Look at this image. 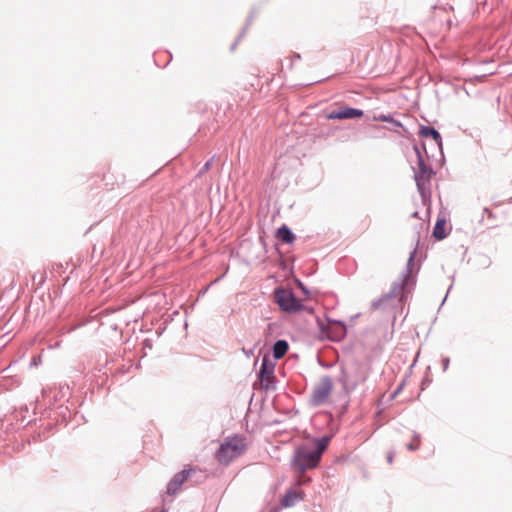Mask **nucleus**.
<instances>
[{
    "label": "nucleus",
    "instance_id": "obj_1",
    "mask_svg": "<svg viewBox=\"0 0 512 512\" xmlns=\"http://www.w3.org/2000/svg\"><path fill=\"white\" fill-rule=\"evenodd\" d=\"M328 438L312 439L299 445L294 452L292 465L300 472L299 484H305L310 479L304 478V473L308 469H314L318 466L323 452L328 445Z\"/></svg>",
    "mask_w": 512,
    "mask_h": 512
},
{
    "label": "nucleus",
    "instance_id": "obj_2",
    "mask_svg": "<svg viewBox=\"0 0 512 512\" xmlns=\"http://www.w3.org/2000/svg\"><path fill=\"white\" fill-rule=\"evenodd\" d=\"M245 439L240 436L226 438L215 453L216 460L222 465H228L246 450Z\"/></svg>",
    "mask_w": 512,
    "mask_h": 512
},
{
    "label": "nucleus",
    "instance_id": "obj_3",
    "mask_svg": "<svg viewBox=\"0 0 512 512\" xmlns=\"http://www.w3.org/2000/svg\"><path fill=\"white\" fill-rule=\"evenodd\" d=\"M320 337L331 341H340L346 335V326L339 321H321L318 320Z\"/></svg>",
    "mask_w": 512,
    "mask_h": 512
},
{
    "label": "nucleus",
    "instance_id": "obj_4",
    "mask_svg": "<svg viewBox=\"0 0 512 512\" xmlns=\"http://www.w3.org/2000/svg\"><path fill=\"white\" fill-rule=\"evenodd\" d=\"M275 301L283 311L293 313L303 308L302 302L297 299L293 292L287 289H277L274 293Z\"/></svg>",
    "mask_w": 512,
    "mask_h": 512
},
{
    "label": "nucleus",
    "instance_id": "obj_5",
    "mask_svg": "<svg viewBox=\"0 0 512 512\" xmlns=\"http://www.w3.org/2000/svg\"><path fill=\"white\" fill-rule=\"evenodd\" d=\"M332 387L333 385L331 379L327 377L321 379L320 382L316 385L312 394V400L314 404L319 405L324 403L330 396Z\"/></svg>",
    "mask_w": 512,
    "mask_h": 512
},
{
    "label": "nucleus",
    "instance_id": "obj_6",
    "mask_svg": "<svg viewBox=\"0 0 512 512\" xmlns=\"http://www.w3.org/2000/svg\"><path fill=\"white\" fill-rule=\"evenodd\" d=\"M259 378L262 387L265 389L271 388L274 379V364L267 357H264L262 360Z\"/></svg>",
    "mask_w": 512,
    "mask_h": 512
},
{
    "label": "nucleus",
    "instance_id": "obj_7",
    "mask_svg": "<svg viewBox=\"0 0 512 512\" xmlns=\"http://www.w3.org/2000/svg\"><path fill=\"white\" fill-rule=\"evenodd\" d=\"M192 472H194V469L183 470L175 474L167 485V494L170 496L175 495L181 489V486L188 480Z\"/></svg>",
    "mask_w": 512,
    "mask_h": 512
},
{
    "label": "nucleus",
    "instance_id": "obj_8",
    "mask_svg": "<svg viewBox=\"0 0 512 512\" xmlns=\"http://www.w3.org/2000/svg\"><path fill=\"white\" fill-rule=\"evenodd\" d=\"M363 116V111L351 107H340L338 110L332 111L326 115L327 119H353Z\"/></svg>",
    "mask_w": 512,
    "mask_h": 512
},
{
    "label": "nucleus",
    "instance_id": "obj_9",
    "mask_svg": "<svg viewBox=\"0 0 512 512\" xmlns=\"http://www.w3.org/2000/svg\"><path fill=\"white\" fill-rule=\"evenodd\" d=\"M303 498L304 492L302 490H290L283 497L281 504L283 507H291Z\"/></svg>",
    "mask_w": 512,
    "mask_h": 512
},
{
    "label": "nucleus",
    "instance_id": "obj_10",
    "mask_svg": "<svg viewBox=\"0 0 512 512\" xmlns=\"http://www.w3.org/2000/svg\"><path fill=\"white\" fill-rule=\"evenodd\" d=\"M446 226H447V223L444 218H439L437 220L435 227L433 229V236L437 240H442L447 236Z\"/></svg>",
    "mask_w": 512,
    "mask_h": 512
},
{
    "label": "nucleus",
    "instance_id": "obj_11",
    "mask_svg": "<svg viewBox=\"0 0 512 512\" xmlns=\"http://www.w3.org/2000/svg\"><path fill=\"white\" fill-rule=\"evenodd\" d=\"M276 236L282 242L287 243V244H290L295 240V235L292 233V231L286 225L281 226L277 230Z\"/></svg>",
    "mask_w": 512,
    "mask_h": 512
},
{
    "label": "nucleus",
    "instance_id": "obj_12",
    "mask_svg": "<svg viewBox=\"0 0 512 512\" xmlns=\"http://www.w3.org/2000/svg\"><path fill=\"white\" fill-rule=\"evenodd\" d=\"M420 135L425 138H432L437 144H441V136L439 132L430 126H422L419 131Z\"/></svg>",
    "mask_w": 512,
    "mask_h": 512
},
{
    "label": "nucleus",
    "instance_id": "obj_13",
    "mask_svg": "<svg viewBox=\"0 0 512 512\" xmlns=\"http://www.w3.org/2000/svg\"><path fill=\"white\" fill-rule=\"evenodd\" d=\"M288 343L285 340H278L273 347V355L276 359H281L288 351Z\"/></svg>",
    "mask_w": 512,
    "mask_h": 512
},
{
    "label": "nucleus",
    "instance_id": "obj_14",
    "mask_svg": "<svg viewBox=\"0 0 512 512\" xmlns=\"http://www.w3.org/2000/svg\"><path fill=\"white\" fill-rule=\"evenodd\" d=\"M421 439L420 436L414 435L411 442L407 444V448L411 451H415L420 447Z\"/></svg>",
    "mask_w": 512,
    "mask_h": 512
},
{
    "label": "nucleus",
    "instance_id": "obj_15",
    "mask_svg": "<svg viewBox=\"0 0 512 512\" xmlns=\"http://www.w3.org/2000/svg\"><path fill=\"white\" fill-rule=\"evenodd\" d=\"M376 119L379 121H382V122H390L391 121V118L389 116H385V115L379 116Z\"/></svg>",
    "mask_w": 512,
    "mask_h": 512
},
{
    "label": "nucleus",
    "instance_id": "obj_16",
    "mask_svg": "<svg viewBox=\"0 0 512 512\" xmlns=\"http://www.w3.org/2000/svg\"><path fill=\"white\" fill-rule=\"evenodd\" d=\"M484 212L487 214L488 218H493V214H492V212L489 209L485 208Z\"/></svg>",
    "mask_w": 512,
    "mask_h": 512
},
{
    "label": "nucleus",
    "instance_id": "obj_17",
    "mask_svg": "<svg viewBox=\"0 0 512 512\" xmlns=\"http://www.w3.org/2000/svg\"><path fill=\"white\" fill-rule=\"evenodd\" d=\"M209 167H210V162H207V163L204 165L203 170H204V171H206V170H208V169H209Z\"/></svg>",
    "mask_w": 512,
    "mask_h": 512
},
{
    "label": "nucleus",
    "instance_id": "obj_18",
    "mask_svg": "<svg viewBox=\"0 0 512 512\" xmlns=\"http://www.w3.org/2000/svg\"><path fill=\"white\" fill-rule=\"evenodd\" d=\"M388 462L391 464L393 462V456L391 454L387 457Z\"/></svg>",
    "mask_w": 512,
    "mask_h": 512
}]
</instances>
